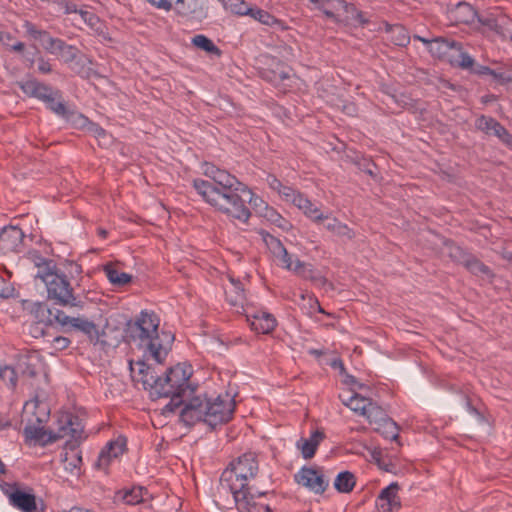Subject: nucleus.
<instances>
[{"label": "nucleus", "instance_id": "f257e3e1", "mask_svg": "<svg viewBox=\"0 0 512 512\" xmlns=\"http://www.w3.org/2000/svg\"><path fill=\"white\" fill-rule=\"evenodd\" d=\"M258 471L255 454L245 453L222 472L220 491L232 494L239 512H273L268 504L257 501L267 494L257 485Z\"/></svg>", "mask_w": 512, "mask_h": 512}, {"label": "nucleus", "instance_id": "f03ea898", "mask_svg": "<svg viewBox=\"0 0 512 512\" xmlns=\"http://www.w3.org/2000/svg\"><path fill=\"white\" fill-rule=\"evenodd\" d=\"M204 175L212 181L195 179L193 186L203 199L229 218L246 223L251 216L246 200L238 194L244 186L226 170L204 164Z\"/></svg>", "mask_w": 512, "mask_h": 512}, {"label": "nucleus", "instance_id": "7ed1b4c3", "mask_svg": "<svg viewBox=\"0 0 512 512\" xmlns=\"http://www.w3.org/2000/svg\"><path fill=\"white\" fill-rule=\"evenodd\" d=\"M50 412L46 403L32 400L26 402L22 419L26 421L24 435L26 439L46 445L66 436L81 437L84 426L78 416L71 413H61L57 419L56 431L46 430L44 424L48 421Z\"/></svg>", "mask_w": 512, "mask_h": 512}, {"label": "nucleus", "instance_id": "20e7f679", "mask_svg": "<svg viewBox=\"0 0 512 512\" xmlns=\"http://www.w3.org/2000/svg\"><path fill=\"white\" fill-rule=\"evenodd\" d=\"M160 319L153 311L143 310L126 322L121 341L144 350L157 363H162L168 351L159 336Z\"/></svg>", "mask_w": 512, "mask_h": 512}, {"label": "nucleus", "instance_id": "39448f33", "mask_svg": "<svg viewBox=\"0 0 512 512\" xmlns=\"http://www.w3.org/2000/svg\"><path fill=\"white\" fill-rule=\"evenodd\" d=\"M35 314L39 318L40 322H44L46 325L54 326L59 325L64 332H70L72 330L79 331L85 334L90 341L95 343H101L106 347H117L121 343V335L112 338L110 332L112 328L107 323L105 327L99 332L94 322L84 317H70L65 314L62 310L56 308H49L45 303H37L35 305Z\"/></svg>", "mask_w": 512, "mask_h": 512}, {"label": "nucleus", "instance_id": "423d86ee", "mask_svg": "<svg viewBox=\"0 0 512 512\" xmlns=\"http://www.w3.org/2000/svg\"><path fill=\"white\" fill-rule=\"evenodd\" d=\"M48 299L55 301L56 304L68 307H82L83 301L74 294L66 275L57 272L46 284Z\"/></svg>", "mask_w": 512, "mask_h": 512}, {"label": "nucleus", "instance_id": "0eeeda50", "mask_svg": "<svg viewBox=\"0 0 512 512\" xmlns=\"http://www.w3.org/2000/svg\"><path fill=\"white\" fill-rule=\"evenodd\" d=\"M235 402L228 395L217 396L215 399L205 396L206 424L215 428L217 425L228 422L234 412Z\"/></svg>", "mask_w": 512, "mask_h": 512}, {"label": "nucleus", "instance_id": "6e6552de", "mask_svg": "<svg viewBox=\"0 0 512 512\" xmlns=\"http://www.w3.org/2000/svg\"><path fill=\"white\" fill-rule=\"evenodd\" d=\"M192 375L191 367L177 364L176 366L169 368L163 377V387L167 386L166 394L169 396L171 393L184 392L191 395L194 392L193 388H190L188 383Z\"/></svg>", "mask_w": 512, "mask_h": 512}, {"label": "nucleus", "instance_id": "1a4fd4ad", "mask_svg": "<svg viewBox=\"0 0 512 512\" xmlns=\"http://www.w3.org/2000/svg\"><path fill=\"white\" fill-rule=\"evenodd\" d=\"M52 100L43 101L47 107L58 116L71 123L76 128H84L88 124V118L83 114L70 110L62 99V94L55 89L53 95L49 96Z\"/></svg>", "mask_w": 512, "mask_h": 512}, {"label": "nucleus", "instance_id": "9d476101", "mask_svg": "<svg viewBox=\"0 0 512 512\" xmlns=\"http://www.w3.org/2000/svg\"><path fill=\"white\" fill-rule=\"evenodd\" d=\"M450 256L476 276H485L488 279H492L494 277L493 272L487 265L481 262L476 256L465 252L460 247L452 248Z\"/></svg>", "mask_w": 512, "mask_h": 512}, {"label": "nucleus", "instance_id": "9b49d317", "mask_svg": "<svg viewBox=\"0 0 512 512\" xmlns=\"http://www.w3.org/2000/svg\"><path fill=\"white\" fill-rule=\"evenodd\" d=\"M180 420L190 427L200 421L206 423L205 397L195 396L186 401L180 412Z\"/></svg>", "mask_w": 512, "mask_h": 512}, {"label": "nucleus", "instance_id": "f8f14e48", "mask_svg": "<svg viewBox=\"0 0 512 512\" xmlns=\"http://www.w3.org/2000/svg\"><path fill=\"white\" fill-rule=\"evenodd\" d=\"M172 10L177 15L189 20L201 21L208 15L205 0H177Z\"/></svg>", "mask_w": 512, "mask_h": 512}, {"label": "nucleus", "instance_id": "ddd939ff", "mask_svg": "<svg viewBox=\"0 0 512 512\" xmlns=\"http://www.w3.org/2000/svg\"><path fill=\"white\" fill-rule=\"evenodd\" d=\"M24 233L16 226H7L0 232V253H16L23 247Z\"/></svg>", "mask_w": 512, "mask_h": 512}, {"label": "nucleus", "instance_id": "4468645a", "mask_svg": "<svg viewBox=\"0 0 512 512\" xmlns=\"http://www.w3.org/2000/svg\"><path fill=\"white\" fill-rule=\"evenodd\" d=\"M139 365V373L142 375L141 381L145 387V389L150 390V394L153 397L160 398L162 395H165L167 392L163 387V377L157 375L153 368L144 362L139 361L137 363Z\"/></svg>", "mask_w": 512, "mask_h": 512}, {"label": "nucleus", "instance_id": "2eb2a0df", "mask_svg": "<svg viewBox=\"0 0 512 512\" xmlns=\"http://www.w3.org/2000/svg\"><path fill=\"white\" fill-rule=\"evenodd\" d=\"M475 126L487 135L499 138L503 143L512 145V135L496 119L482 115L476 119Z\"/></svg>", "mask_w": 512, "mask_h": 512}, {"label": "nucleus", "instance_id": "dca6fc26", "mask_svg": "<svg viewBox=\"0 0 512 512\" xmlns=\"http://www.w3.org/2000/svg\"><path fill=\"white\" fill-rule=\"evenodd\" d=\"M295 480L315 493L322 494L328 487V482L324 480V476L319 474L313 468H302L296 475Z\"/></svg>", "mask_w": 512, "mask_h": 512}, {"label": "nucleus", "instance_id": "f3484780", "mask_svg": "<svg viewBox=\"0 0 512 512\" xmlns=\"http://www.w3.org/2000/svg\"><path fill=\"white\" fill-rule=\"evenodd\" d=\"M17 85L28 97L36 98L40 101L52 100L49 96H52L53 91L55 90L53 87L40 82L35 78H31L26 81H19L17 82Z\"/></svg>", "mask_w": 512, "mask_h": 512}, {"label": "nucleus", "instance_id": "a211bd4d", "mask_svg": "<svg viewBox=\"0 0 512 512\" xmlns=\"http://www.w3.org/2000/svg\"><path fill=\"white\" fill-rule=\"evenodd\" d=\"M398 490L399 485L396 482L391 483L388 487L384 488L377 498V508L383 512L399 510L401 507V502L397 494Z\"/></svg>", "mask_w": 512, "mask_h": 512}, {"label": "nucleus", "instance_id": "6ab92c4d", "mask_svg": "<svg viewBox=\"0 0 512 512\" xmlns=\"http://www.w3.org/2000/svg\"><path fill=\"white\" fill-rule=\"evenodd\" d=\"M71 438V440L66 442V448H68L69 451H66L63 458V463L67 471H69L71 474H76L80 471V466L82 464V457L80 452L77 451V447L80 441L83 439V433L79 438Z\"/></svg>", "mask_w": 512, "mask_h": 512}, {"label": "nucleus", "instance_id": "aec40b11", "mask_svg": "<svg viewBox=\"0 0 512 512\" xmlns=\"http://www.w3.org/2000/svg\"><path fill=\"white\" fill-rule=\"evenodd\" d=\"M449 18L456 24H471L478 17L477 11L466 2H459L449 9Z\"/></svg>", "mask_w": 512, "mask_h": 512}, {"label": "nucleus", "instance_id": "412c9836", "mask_svg": "<svg viewBox=\"0 0 512 512\" xmlns=\"http://www.w3.org/2000/svg\"><path fill=\"white\" fill-rule=\"evenodd\" d=\"M10 503L22 512H35L37 509L36 497L33 493H28L15 488L9 494Z\"/></svg>", "mask_w": 512, "mask_h": 512}, {"label": "nucleus", "instance_id": "4be33fe9", "mask_svg": "<svg viewBox=\"0 0 512 512\" xmlns=\"http://www.w3.org/2000/svg\"><path fill=\"white\" fill-rule=\"evenodd\" d=\"M126 447L124 440H116L109 442L106 447L100 452L96 466L101 469H106L111 460L123 454Z\"/></svg>", "mask_w": 512, "mask_h": 512}, {"label": "nucleus", "instance_id": "5701e85b", "mask_svg": "<svg viewBox=\"0 0 512 512\" xmlns=\"http://www.w3.org/2000/svg\"><path fill=\"white\" fill-rule=\"evenodd\" d=\"M325 434L321 430H315L310 438H300L296 447L301 451L303 458L311 459L314 457L319 444L324 440Z\"/></svg>", "mask_w": 512, "mask_h": 512}, {"label": "nucleus", "instance_id": "b1692460", "mask_svg": "<svg viewBox=\"0 0 512 512\" xmlns=\"http://www.w3.org/2000/svg\"><path fill=\"white\" fill-rule=\"evenodd\" d=\"M453 49H459V42L441 37L432 39V42L429 46V51L431 54L438 58L447 57L449 59Z\"/></svg>", "mask_w": 512, "mask_h": 512}, {"label": "nucleus", "instance_id": "393cba45", "mask_svg": "<svg viewBox=\"0 0 512 512\" xmlns=\"http://www.w3.org/2000/svg\"><path fill=\"white\" fill-rule=\"evenodd\" d=\"M325 222L324 227L335 236L343 240H352L355 237V232L347 224L340 222L337 218L324 216L322 219Z\"/></svg>", "mask_w": 512, "mask_h": 512}, {"label": "nucleus", "instance_id": "a878e982", "mask_svg": "<svg viewBox=\"0 0 512 512\" xmlns=\"http://www.w3.org/2000/svg\"><path fill=\"white\" fill-rule=\"evenodd\" d=\"M40 362L36 355H22L17 368L23 377L35 378L39 373Z\"/></svg>", "mask_w": 512, "mask_h": 512}, {"label": "nucleus", "instance_id": "bb28decb", "mask_svg": "<svg viewBox=\"0 0 512 512\" xmlns=\"http://www.w3.org/2000/svg\"><path fill=\"white\" fill-rule=\"evenodd\" d=\"M276 258L280 260V262L286 269L293 270L296 273L303 276L304 278H311L312 280L316 279L312 275L313 271L310 268H308V266L306 264H304L303 262L297 260L295 262V264H293L291 257L288 254L286 248L284 249V253H280V255H278Z\"/></svg>", "mask_w": 512, "mask_h": 512}, {"label": "nucleus", "instance_id": "cd10ccee", "mask_svg": "<svg viewBox=\"0 0 512 512\" xmlns=\"http://www.w3.org/2000/svg\"><path fill=\"white\" fill-rule=\"evenodd\" d=\"M449 62L455 67L467 70H470L474 65V59L463 50L461 42H459V49H453V52H451Z\"/></svg>", "mask_w": 512, "mask_h": 512}, {"label": "nucleus", "instance_id": "c85d7f7f", "mask_svg": "<svg viewBox=\"0 0 512 512\" xmlns=\"http://www.w3.org/2000/svg\"><path fill=\"white\" fill-rule=\"evenodd\" d=\"M39 260V267L35 277L39 278L44 284H46L57 272H60L53 260H48L43 257H37Z\"/></svg>", "mask_w": 512, "mask_h": 512}, {"label": "nucleus", "instance_id": "c756f323", "mask_svg": "<svg viewBox=\"0 0 512 512\" xmlns=\"http://www.w3.org/2000/svg\"><path fill=\"white\" fill-rule=\"evenodd\" d=\"M479 23L488 27L489 29L495 31L497 34L501 33L502 35H506V26L509 23L508 18L505 16H493L489 15L486 17L479 16Z\"/></svg>", "mask_w": 512, "mask_h": 512}, {"label": "nucleus", "instance_id": "7c9ffc66", "mask_svg": "<svg viewBox=\"0 0 512 512\" xmlns=\"http://www.w3.org/2000/svg\"><path fill=\"white\" fill-rule=\"evenodd\" d=\"M104 272L114 286L122 287L132 281V275L120 272L112 264L105 265Z\"/></svg>", "mask_w": 512, "mask_h": 512}, {"label": "nucleus", "instance_id": "2f4dec72", "mask_svg": "<svg viewBox=\"0 0 512 512\" xmlns=\"http://www.w3.org/2000/svg\"><path fill=\"white\" fill-rule=\"evenodd\" d=\"M356 484V478L350 471L340 472L334 481L335 489L340 493H349Z\"/></svg>", "mask_w": 512, "mask_h": 512}, {"label": "nucleus", "instance_id": "473e14b6", "mask_svg": "<svg viewBox=\"0 0 512 512\" xmlns=\"http://www.w3.org/2000/svg\"><path fill=\"white\" fill-rule=\"evenodd\" d=\"M254 318L255 321L252 322V327L258 332L267 334L276 327V320L269 313L262 312L260 315H255Z\"/></svg>", "mask_w": 512, "mask_h": 512}, {"label": "nucleus", "instance_id": "72a5a7b5", "mask_svg": "<svg viewBox=\"0 0 512 512\" xmlns=\"http://www.w3.org/2000/svg\"><path fill=\"white\" fill-rule=\"evenodd\" d=\"M363 416L368 419L370 424H374L375 426L389 418L386 411L372 399L368 402V406Z\"/></svg>", "mask_w": 512, "mask_h": 512}, {"label": "nucleus", "instance_id": "f704fd0d", "mask_svg": "<svg viewBox=\"0 0 512 512\" xmlns=\"http://www.w3.org/2000/svg\"><path fill=\"white\" fill-rule=\"evenodd\" d=\"M342 403L359 415H364L370 398H365L359 393H353L347 400L339 396Z\"/></svg>", "mask_w": 512, "mask_h": 512}, {"label": "nucleus", "instance_id": "c9c22d12", "mask_svg": "<svg viewBox=\"0 0 512 512\" xmlns=\"http://www.w3.org/2000/svg\"><path fill=\"white\" fill-rule=\"evenodd\" d=\"M310 2L316 4L317 8L329 18H335L336 12L344 6V0H310Z\"/></svg>", "mask_w": 512, "mask_h": 512}, {"label": "nucleus", "instance_id": "e433bc0d", "mask_svg": "<svg viewBox=\"0 0 512 512\" xmlns=\"http://www.w3.org/2000/svg\"><path fill=\"white\" fill-rule=\"evenodd\" d=\"M375 431L390 440H397L399 437V427L390 417L376 425Z\"/></svg>", "mask_w": 512, "mask_h": 512}, {"label": "nucleus", "instance_id": "4c0bfd02", "mask_svg": "<svg viewBox=\"0 0 512 512\" xmlns=\"http://www.w3.org/2000/svg\"><path fill=\"white\" fill-rule=\"evenodd\" d=\"M192 43L196 47H198L210 54H214L217 56H220L222 54L221 50L213 43V41L211 39H209L208 37H206L205 35L194 36L192 39Z\"/></svg>", "mask_w": 512, "mask_h": 512}, {"label": "nucleus", "instance_id": "58836bf2", "mask_svg": "<svg viewBox=\"0 0 512 512\" xmlns=\"http://www.w3.org/2000/svg\"><path fill=\"white\" fill-rule=\"evenodd\" d=\"M245 16H250L251 18L268 26H271L277 22V19L274 16H272L269 12L258 8L257 6H250V11Z\"/></svg>", "mask_w": 512, "mask_h": 512}, {"label": "nucleus", "instance_id": "ea45409f", "mask_svg": "<svg viewBox=\"0 0 512 512\" xmlns=\"http://www.w3.org/2000/svg\"><path fill=\"white\" fill-rule=\"evenodd\" d=\"M63 10L65 14L79 13L82 19L89 25H94L95 22H98V17L95 14L83 9H77L76 4L72 2H65Z\"/></svg>", "mask_w": 512, "mask_h": 512}, {"label": "nucleus", "instance_id": "a19ab883", "mask_svg": "<svg viewBox=\"0 0 512 512\" xmlns=\"http://www.w3.org/2000/svg\"><path fill=\"white\" fill-rule=\"evenodd\" d=\"M232 283H233V289L231 291L226 292V298L232 306H234V307L241 306L242 307L243 302H244V294H243V288L241 286V283L239 281L234 282L233 280H232Z\"/></svg>", "mask_w": 512, "mask_h": 512}, {"label": "nucleus", "instance_id": "79ce46f5", "mask_svg": "<svg viewBox=\"0 0 512 512\" xmlns=\"http://www.w3.org/2000/svg\"><path fill=\"white\" fill-rule=\"evenodd\" d=\"M260 234L262 235L265 244L267 245L271 253L274 255V257H277L278 255H280V253H284L285 247L278 238L264 231H261Z\"/></svg>", "mask_w": 512, "mask_h": 512}, {"label": "nucleus", "instance_id": "37998d69", "mask_svg": "<svg viewBox=\"0 0 512 512\" xmlns=\"http://www.w3.org/2000/svg\"><path fill=\"white\" fill-rule=\"evenodd\" d=\"M344 13L346 14V19L348 21H355L360 24H366L368 21L363 17V14L361 11H358L354 4L346 3L344 1V6L342 9Z\"/></svg>", "mask_w": 512, "mask_h": 512}, {"label": "nucleus", "instance_id": "c03bdc74", "mask_svg": "<svg viewBox=\"0 0 512 512\" xmlns=\"http://www.w3.org/2000/svg\"><path fill=\"white\" fill-rule=\"evenodd\" d=\"M225 8L240 16H245L250 11V6L244 0H227Z\"/></svg>", "mask_w": 512, "mask_h": 512}, {"label": "nucleus", "instance_id": "a18cd8bd", "mask_svg": "<svg viewBox=\"0 0 512 512\" xmlns=\"http://www.w3.org/2000/svg\"><path fill=\"white\" fill-rule=\"evenodd\" d=\"M0 378L7 383L11 389L17 386V372L11 366L0 367Z\"/></svg>", "mask_w": 512, "mask_h": 512}, {"label": "nucleus", "instance_id": "49530a36", "mask_svg": "<svg viewBox=\"0 0 512 512\" xmlns=\"http://www.w3.org/2000/svg\"><path fill=\"white\" fill-rule=\"evenodd\" d=\"M188 393L178 392L171 393L168 397H170V402L165 406V410L169 412H174L177 408H179L182 404L185 405L186 397H189Z\"/></svg>", "mask_w": 512, "mask_h": 512}, {"label": "nucleus", "instance_id": "de8ad7c7", "mask_svg": "<svg viewBox=\"0 0 512 512\" xmlns=\"http://www.w3.org/2000/svg\"><path fill=\"white\" fill-rule=\"evenodd\" d=\"M392 33H393L392 40H393L394 44H396L398 46H402V47L409 44L410 37H409L407 31L404 29V27L395 26L392 29Z\"/></svg>", "mask_w": 512, "mask_h": 512}, {"label": "nucleus", "instance_id": "09e8293b", "mask_svg": "<svg viewBox=\"0 0 512 512\" xmlns=\"http://www.w3.org/2000/svg\"><path fill=\"white\" fill-rule=\"evenodd\" d=\"M44 48L52 54H59L65 44V42L62 39L59 38H53L48 34V37H46L45 41L42 42Z\"/></svg>", "mask_w": 512, "mask_h": 512}, {"label": "nucleus", "instance_id": "8fccbe9b", "mask_svg": "<svg viewBox=\"0 0 512 512\" xmlns=\"http://www.w3.org/2000/svg\"><path fill=\"white\" fill-rule=\"evenodd\" d=\"M259 213L271 223L277 225L278 227H283L282 222L284 219L274 208L265 205L264 210H259Z\"/></svg>", "mask_w": 512, "mask_h": 512}, {"label": "nucleus", "instance_id": "3c124183", "mask_svg": "<svg viewBox=\"0 0 512 512\" xmlns=\"http://www.w3.org/2000/svg\"><path fill=\"white\" fill-rule=\"evenodd\" d=\"M123 500L127 504H131V505H135V504H138V503L142 502V500H143V488L142 487H137V488H133L131 490L125 491V493L123 495Z\"/></svg>", "mask_w": 512, "mask_h": 512}, {"label": "nucleus", "instance_id": "603ef678", "mask_svg": "<svg viewBox=\"0 0 512 512\" xmlns=\"http://www.w3.org/2000/svg\"><path fill=\"white\" fill-rule=\"evenodd\" d=\"M24 28L32 38L35 40H40L41 42L45 41L46 37H48V32L45 30L38 29L33 23L26 21L24 23Z\"/></svg>", "mask_w": 512, "mask_h": 512}, {"label": "nucleus", "instance_id": "864d4df0", "mask_svg": "<svg viewBox=\"0 0 512 512\" xmlns=\"http://www.w3.org/2000/svg\"><path fill=\"white\" fill-rule=\"evenodd\" d=\"M300 210H302L305 215H307L315 222H318L324 218V215L320 212L319 208L314 206L310 200L309 204H304Z\"/></svg>", "mask_w": 512, "mask_h": 512}, {"label": "nucleus", "instance_id": "5fc2aeb1", "mask_svg": "<svg viewBox=\"0 0 512 512\" xmlns=\"http://www.w3.org/2000/svg\"><path fill=\"white\" fill-rule=\"evenodd\" d=\"M300 210H302L305 215H307L315 222H318L324 218V215L320 212L319 208L314 206L310 200L309 204H304Z\"/></svg>", "mask_w": 512, "mask_h": 512}, {"label": "nucleus", "instance_id": "6e6d98bb", "mask_svg": "<svg viewBox=\"0 0 512 512\" xmlns=\"http://www.w3.org/2000/svg\"><path fill=\"white\" fill-rule=\"evenodd\" d=\"M240 192L245 193L249 197V203L258 213L259 210H264V206L267 204L260 197L255 196L245 185Z\"/></svg>", "mask_w": 512, "mask_h": 512}, {"label": "nucleus", "instance_id": "4d7b16f0", "mask_svg": "<svg viewBox=\"0 0 512 512\" xmlns=\"http://www.w3.org/2000/svg\"><path fill=\"white\" fill-rule=\"evenodd\" d=\"M77 53L76 47L65 43L59 55L63 57L65 62H71L77 57Z\"/></svg>", "mask_w": 512, "mask_h": 512}, {"label": "nucleus", "instance_id": "13d9d810", "mask_svg": "<svg viewBox=\"0 0 512 512\" xmlns=\"http://www.w3.org/2000/svg\"><path fill=\"white\" fill-rule=\"evenodd\" d=\"M14 288L3 277L0 276V298H8L12 296Z\"/></svg>", "mask_w": 512, "mask_h": 512}, {"label": "nucleus", "instance_id": "bf43d9fd", "mask_svg": "<svg viewBox=\"0 0 512 512\" xmlns=\"http://www.w3.org/2000/svg\"><path fill=\"white\" fill-rule=\"evenodd\" d=\"M152 5L165 11H171L177 0H147Z\"/></svg>", "mask_w": 512, "mask_h": 512}, {"label": "nucleus", "instance_id": "052dcab7", "mask_svg": "<svg viewBox=\"0 0 512 512\" xmlns=\"http://www.w3.org/2000/svg\"><path fill=\"white\" fill-rule=\"evenodd\" d=\"M356 164L358 165L360 170L364 171L365 173L369 174L372 177L375 176L374 168H376V166L369 160L363 159L361 161L356 162Z\"/></svg>", "mask_w": 512, "mask_h": 512}, {"label": "nucleus", "instance_id": "680f3d73", "mask_svg": "<svg viewBox=\"0 0 512 512\" xmlns=\"http://www.w3.org/2000/svg\"><path fill=\"white\" fill-rule=\"evenodd\" d=\"M88 127V130L96 137V138H103L106 136V131L100 127L99 125L92 123L88 120V124H86L84 127Z\"/></svg>", "mask_w": 512, "mask_h": 512}, {"label": "nucleus", "instance_id": "e2e57ef3", "mask_svg": "<svg viewBox=\"0 0 512 512\" xmlns=\"http://www.w3.org/2000/svg\"><path fill=\"white\" fill-rule=\"evenodd\" d=\"M279 194H281L286 201H293V198H295L296 194L298 193L296 190H294L291 187L288 186H282L281 190L278 191Z\"/></svg>", "mask_w": 512, "mask_h": 512}, {"label": "nucleus", "instance_id": "0e129e2a", "mask_svg": "<svg viewBox=\"0 0 512 512\" xmlns=\"http://www.w3.org/2000/svg\"><path fill=\"white\" fill-rule=\"evenodd\" d=\"M53 342H54L56 348H58L60 350L66 349L71 343V341L68 338L63 337V336L55 337Z\"/></svg>", "mask_w": 512, "mask_h": 512}, {"label": "nucleus", "instance_id": "69168bd1", "mask_svg": "<svg viewBox=\"0 0 512 512\" xmlns=\"http://www.w3.org/2000/svg\"><path fill=\"white\" fill-rule=\"evenodd\" d=\"M469 71L477 75H489V73H492V69H490L489 67L475 64L473 65L472 68H470Z\"/></svg>", "mask_w": 512, "mask_h": 512}, {"label": "nucleus", "instance_id": "338daca9", "mask_svg": "<svg viewBox=\"0 0 512 512\" xmlns=\"http://www.w3.org/2000/svg\"><path fill=\"white\" fill-rule=\"evenodd\" d=\"M357 107L353 102H345L342 106V111L348 116L357 115Z\"/></svg>", "mask_w": 512, "mask_h": 512}, {"label": "nucleus", "instance_id": "774afa93", "mask_svg": "<svg viewBox=\"0 0 512 512\" xmlns=\"http://www.w3.org/2000/svg\"><path fill=\"white\" fill-rule=\"evenodd\" d=\"M38 71L43 74L50 73L52 71L51 64L43 58H40L38 60Z\"/></svg>", "mask_w": 512, "mask_h": 512}]
</instances>
